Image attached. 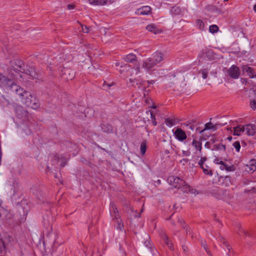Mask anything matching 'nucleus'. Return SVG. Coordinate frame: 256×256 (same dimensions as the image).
Masks as SVG:
<instances>
[{"label":"nucleus","instance_id":"f257e3e1","mask_svg":"<svg viewBox=\"0 0 256 256\" xmlns=\"http://www.w3.org/2000/svg\"><path fill=\"white\" fill-rule=\"evenodd\" d=\"M11 62V70H13L16 72H20L25 73L34 78H37L38 74H36L34 68L32 67H29L28 68L26 67V68L23 62L20 60H17L14 62H14Z\"/></svg>","mask_w":256,"mask_h":256},{"label":"nucleus","instance_id":"f03ea898","mask_svg":"<svg viewBox=\"0 0 256 256\" xmlns=\"http://www.w3.org/2000/svg\"><path fill=\"white\" fill-rule=\"evenodd\" d=\"M168 182L174 188L180 190L184 193H188V185L179 177L170 176L168 178Z\"/></svg>","mask_w":256,"mask_h":256},{"label":"nucleus","instance_id":"7ed1b4c3","mask_svg":"<svg viewBox=\"0 0 256 256\" xmlns=\"http://www.w3.org/2000/svg\"><path fill=\"white\" fill-rule=\"evenodd\" d=\"M10 71L12 70H10ZM13 75L14 74L12 72L8 76L0 74V88H9L10 90L11 84H14V78Z\"/></svg>","mask_w":256,"mask_h":256},{"label":"nucleus","instance_id":"20e7f679","mask_svg":"<svg viewBox=\"0 0 256 256\" xmlns=\"http://www.w3.org/2000/svg\"><path fill=\"white\" fill-rule=\"evenodd\" d=\"M33 98H34V97L32 95L31 93L27 91L26 92H24V94L20 99V101L27 106L36 109L38 107L39 105L36 102H32Z\"/></svg>","mask_w":256,"mask_h":256},{"label":"nucleus","instance_id":"39448f33","mask_svg":"<svg viewBox=\"0 0 256 256\" xmlns=\"http://www.w3.org/2000/svg\"><path fill=\"white\" fill-rule=\"evenodd\" d=\"M13 214L10 210H8L2 207L0 210V222L8 221L12 218Z\"/></svg>","mask_w":256,"mask_h":256},{"label":"nucleus","instance_id":"423d86ee","mask_svg":"<svg viewBox=\"0 0 256 256\" xmlns=\"http://www.w3.org/2000/svg\"><path fill=\"white\" fill-rule=\"evenodd\" d=\"M200 58H204L205 60H211L214 58V54L212 50L206 48H203L199 54Z\"/></svg>","mask_w":256,"mask_h":256},{"label":"nucleus","instance_id":"0eeeda50","mask_svg":"<svg viewBox=\"0 0 256 256\" xmlns=\"http://www.w3.org/2000/svg\"><path fill=\"white\" fill-rule=\"evenodd\" d=\"M227 72L230 77L236 79L238 78L240 76V70L238 67L233 65L227 70Z\"/></svg>","mask_w":256,"mask_h":256},{"label":"nucleus","instance_id":"6e6552de","mask_svg":"<svg viewBox=\"0 0 256 256\" xmlns=\"http://www.w3.org/2000/svg\"><path fill=\"white\" fill-rule=\"evenodd\" d=\"M10 90L14 92L16 94L19 96L20 100L22 96H24V92H27V91L24 90L22 88L16 85L14 83L13 84H11Z\"/></svg>","mask_w":256,"mask_h":256},{"label":"nucleus","instance_id":"1a4fd4ad","mask_svg":"<svg viewBox=\"0 0 256 256\" xmlns=\"http://www.w3.org/2000/svg\"><path fill=\"white\" fill-rule=\"evenodd\" d=\"M174 136L179 141L182 142L185 140L187 136L186 132L180 128H178L174 132Z\"/></svg>","mask_w":256,"mask_h":256},{"label":"nucleus","instance_id":"9d476101","mask_svg":"<svg viewBox=\"0 0 256 256\" xmlns=\"http://www.w3.org/2000/svg\"><path fill=\"white\" fill-rule=\"evenodd\" d=\"M156 62H154V59L152 58H150L144 62L142 66L144 68L148 70H151L156 65Z\"/></svg>","mask_w":256,"mask_h":256},{"label":"nucleus","instance_id":"9b49d317","mask_svg":"<svg viewBox=\"0 0 256 256\" xmlns=\"http://www.w3.org/2000/svg\"><path fill=\"white\" fill-rule=\"evenodd\" d=\"M152 8L150 6H143L136 10V14L138 15H148L151 13Z\"/></svg>","mask_w":256,"mask_h":256},{"label":"nucleus","instance_id":"f8f14e48","mask_svg":"<svg viewBox=\"0 0 256 256\" xmlns=\"http://www.w3.org/2000/svg\"><path fill=\"white\" fill-rule=\"evenodd\" d=\"M242 70L244 72H247L248 76L250 78H256V74H255L254 70L252 68L244 65L242 67Z\"/></svg>","mask_w":256,"mask_h":256},{"label":"nucleus","instance_id":"ddd939ff","mask_svg":"<svg viewBox=\"0 0 256 256\" xmlns=\"http://www.w3.org/2000/svg\"><path fill=\"white\" fill-rule=\"evenodd\" d=\"M244 131L248 135L254 136L256 132V126L253 124H248L244 126Z\"/></svg>","mask_w":256,"mask_h":256},{"label":"nucleus","instance_id":"4468645a","mask_svg":"<svg viewBox=\"0 0 256 256\" xmlns=\"http://www.w3.org/2000/svg\"><path fill=\"white\" fill-rule=\"evenodd\" d=\"M101 128L104 132L107 134L112 133L114 132V128L112 126L108 124H101Z\"/></svg>","mask_w":256,"mask_h":256},{"label":"nucleus","instance_id":"2eb2a0df","mask_svg":"<svg viewBox=\"0 0 256 256\" xmlns=\"http://www.w3.org/2000/svg\"><path fill=\"white\" fill-rule=\"evenodd\" d=\"M110 212L112 216L116 219L118 218V210L115 204L113 203H110Z\"/></svg>","mask_w":256,"mask_h":256},{"label":"nucleus","instance_id":"dca6fc26","mask_svg":"<svg viewBox=\"0 0 256 256\" xmlns=\"http://www.w3.org/2000/svg\"><path fill=\"white\" fill-rule=\"evenodd\" d=\"M164 54L160 52H156L154 55V57L152 58L154 59V62L157 64L162 60L164 58Z\"/></svg>","mask_w":256,"mask_h":256},{"label":"nucleus","instance_id":"f3484780","mask_svg":"<svg viewBox=\"0 0 256 256\" xmlns=\"http://www.w3.org/2000/svg\"><path fill=\"white\" fill-rule=\"evenodd\" d=\"M162 238L164 241L165 244L168 247V248L170 250H173V244L171 242L170 240L169 239L168 236L166 234H164L162 235Z\"/></svg>","mask_w":256,"mask_h":256},{"label":"nucleus","instance_id":"a211bd4d","mask_svg":"<svg viewBox=\"0 0 256 256\" xmlns=\"http://www.w3.org/2000/svg\"><path fill=\"white\" fill-rule=\"evenodd\" d=\"M222 126V124H216L215 125H214L212 123H211L210 122H208L206 123L205 125H204V128L201 130L200 132V133H202L203 132L204 130H210V129H212V128H214V130H216V126Z\"/></svg>","mask_w":256,"mask_h":256},{"label":"nucleus","instance_id":"6ab92c4d","mask_svg":"<svg viewBox=\"0 0 256 256\" xmlns=\"http://www.w3.org/2000/svg\"><path fill=\"white\" fill-rule=\"evenodd\" d=\"M108 0H88V2L90 4L102 6L107 3Z\"/></svg>","mask_w":256,"mask_h":256},{"label":"nucleus","instance_id":"aec40b11","mask_svg":"<svg viewBox=\"0 0 256 256\" xmlns=\"http://www.w3.org/2000/svg\"><path fill=\"white\" fill-rule=\"evenodd\" d=\"M244 132V126H238L234 128V135L240 136L241 132Z\"/></svg>","mask_w":256,"mask_h":256},{"label":"nucleus","instance_id":"412c9836","mask_svg":"<svg viewBox=\"0 0 256 256\" xmlns=\"http://www.w3.org/2000/svg\"><path fill=\"white\" fill-rule=\"evenodd\" d=\"M136 56L132 54H128L124 58L126 62H135L136 60Z\"/></svg>","mask_w":256,"mask_h":256},{"label":"nucleus","instance_id":"4be33fe9","mask_svg":"<svg viewBox=\"0 0 256 256\" xmlns=\"http://www.w3.org/2000/svg\"><path fill=\"white\" fill-rule=\"evenodd\" d=\"M146 28L148 30L153 32L154 34H159L160 32V31L158 30L154 24H149L146 27Z\"/></svg>","mask_w":256,"mask_h":256},{"label":"nucleus","instance_id":"5701e85b","mask_svg":"<svg viewBox=\"0 0 256 256\" xmlns=\"http://www.w3.org/2000/svg\"><path fill=\"white\" fill-rule=\"evenodd\" d=\"M192 145L195 148L196 150L200 152L202 150V143L194 139L192 142Z\"/></svg>","mask_w":256,"mask_h":256},{"label":"nucleus","instance_id":"b1692460","mask_svg":"<svg viewBox=\"0 0 256 256\" xmlns=\"http://www.w3.org/2000/svg\"><path fill=\"white\" fill-rule=\"evenodd\" d=\"M212 150H220L224 152L226 150V146L220 144H216L214 145Z\"/></svg>","mask_w":256,"mask_h":256},{"label":"nucleus","instance_id":"393cba45","mask_svg":"<svg viewBox=\"0 0 256 256\" xmlns=\"http://www.w3.org/2000/svg\"><path fill=\"white\" fill-rule=\"evenodd\" d=\"M196 26L198 28L203 30L204 29V22L200 19H198L196 20Z\"/></svg>","mask_w":256,"mask_h":256},{"label":"nucleus","instance_id":"a878e982","mask_svg":"<svg viewBox=\"0 0 256 256\" xmlns=\"http://www.w3.org/2000/svg\"><path fill=\"white\" fill-rule=\"evenodd\" d=\"M146 141L142 142L140 144V152L142 155H144L146 150Z\"/></svg>","mask_w":256,"mask_h":256},{"label":"nucleus","instance_id":"bb28decb","mask_svg":"<svg viewBox=\"0 0 256 256\" xmlns=\"http://www.w3.org/2000/svg\"><path fill=\"white\" fill-rule=\"evenodd\" d=\"M201 168L202 169L203 172L205 174L210 176L212 174V170L209 168L208 166H202Z\"/></svg>","mask_w":256,"mask_h":256},{"label":"nucleus","instance_id":"cd10ccee","mask_svg":"<svg viewBox=\"0 0 256 256\" xmlns=\"http://www.w3.org/2000/svg\"><path fill=\"white\" fill-rule=\"evenodd\" d=\"M201 246L204 248L207 254L209 255V256H212V254L208 248V245L205 241L202 240L201 241Z\"/></svg>","mask_w":256,"mask_h":256},{"label":"nucleus","instance_id":"c85d7f7f","mask_svg":"<svg viewBox=\"0 0 256 256\" xmlns=\"http://www.w3.org/2000/svg\"><path fill=\"white\" fill-rule=\"evenodd\" d=\"M219 28L216 24H212L209 28V31L211 33H216L218 31Z\"/></svg>","mask_w":256,"mask_h":256},{"label":"nucleus","instance_id":"c756f323","mask_svg":"<svg viewBox=\"0 0 256 256\" xmlns=\"http://www.w3.org/2000/svg\"><path fill=\"white\" fill-rule=\"evenodd\" d=\"M222 192V190L217 187L214 188L212 190V193L216 196L218 198H221L220 196H217L218 194H220Z\"/></svg>","mask_w":256,"mask_h":256},{"label":"nucleus","instance_id":"7c9ffc66","mask_svg":"<svg viewBox=\"0 0 256 256\" xmlns=\"http://www.w3.org/2000/svg\"><path fill=\"white\" fill-rule=\"evenodd\" d=\"M165 122L167 125L172 126L175 124V120L167 118L165 120Z\"/></svg>","mask_w":256,"mask_h":256},{"label":"nucleus","instance_id":"2f4dec72","mask_svg":"<svg viewBox=\"0 0 256 256\" xmlns=\"http://www.w3.org/2000/svg\"><path fill=\"white\" fill-rule=\"evenodd\" d=\"M6 252V248L4 242L0 240V254H4Z\"/></svg>","mask_w":256,"mask_h":256},{"label":"nucleus","instance_id":"473e14b6","mask_svg":"<svg viewBox=\"0 0 256 256\" xmlns=\"http://www.w3.org/2000/svg\"><path fill=\"white\" fill-rule=\"evenodd\" d=\"M233 146L235 148L236 151L239 152L240 148V145L238 141H236L232 144Z\"/></svg>","mask_w":256,"mask_h":256},{"label":"nucleus","instance_id":"72a5a7b5","mask_svg":"<svg viewBox=\"0 0 256 256\" xmlns=\"http://www.w3.org/2000/svg\"><path fill=\"white\" fill-rule=\"evenodd\" d=\"M232 167V166H228L226 164H225L223 167H222V166H220V169H226L227 171L230 172L233 170Z\"/></svg>","mask_w":256,"mask_h":256},{"label":"nucleus","instance_id":"f704fd0d","mask_svg":"<svg viewBox=\"0 0 256 256\" xmlns=\"http://www.w3.org/2000/svg\"><path fill=\"white\" fill-rule=\"evenodd\" d=\"M149 112H150L151 118L152 119V123L154 126H156L157 124V122H156V118L154 115L153 114V112L150 110Z\"/></svg>","mask_w":256,"mask_h":256},{"label":"nucleus","instance_id":"c9c22d12","mask_svg":"<svg viewBox=\"0 0 256 256\" xmlns=\"http://www.w3.org/2000/svg\"><path fill=\"white\" fill-rule=\"evenodd\" d=\"M220 240L222 241L223 244L228 248V250H230V246L228 244L227 241L225 240L222 236L220 238Z\"/></svg>","mask_w":256,"mask_h":256},{"label":"nucleus","instance_id":"e433bc0d","mask_svg":"<svg viewBox=\"0 0 256 256\" xmlns=\"http://www.w3.org/2000/svg\"><path fill=\"white\" fill-rule=\"evenodd\" d=\"M208 70L207 69H204L202 70V78L206 79L208 74Z\"/></svg>","mask_w":256,"mask_h":256},{"label":"nucleus","instance_id":"4c0bfd02","mask_svg":"<svg viewBox=\"0 0 256 256\" xmlns=\"http://www.w3.org/2000/svg\"><path fill=\"white\" fill-rule=\"evenodd\" d=\"M184 125L188 126V128L190 129L191 130H194V129L195 128L194 125V124H192V123L184 124Z\"/></svg>","mask_w":256,"mask_h":256},{"label":"nucleus","instance_id":"58836bf2","mask_svg":"<svg viewBox=\"0 0 256 256\" xmlns=\"http://www.w3.org/2000/svg\"><path fill=\"white\" fill-rule=\"evenodd\" d=\"M214 162L216 164H220L222 166V167L224 166V164H226L222 160H220L218 158H216L214 160Z\"/></svg>","mask_w":256,"mask_h":256},{"label":"nucleus","instance_id":"ea45409f","mask_svg":"<svg viewBox=\"0 0 256 256\" xmlns=\"http://www.w3.org/2000/svg\"><path fill=\"white\" fill-rule=\"evenodd\" d=\"M206 160V158H202L198 162V164L200 166V168L202 167V166H204V164Z\"/></svg>","mask_w":256,"mask_h":256},{"label":"nucleus","instance_id":"a19ab883","mask_svg":"<svg viewBox=\"0 0 256 256\" xmlns=\"http://www.w3.org/2000/svg\"><path fill=\"white\" fill-rule=\"evenodd\" d=\"M250 106L253 110L256 108V100H253L250 102Z\"/></svg>","mask_w":256,"mask_h":256},{"label":"nucleus","instance_id":"79ce46f5","mask_svg":"<svg viewBox=\"0 0 256 256\" xmlns=\"http://www.w3.org/2000/svg\"><path fill=\"white\" fill-rule=\"evenodd\" d=\"M82 31L84 32L88 33L90 32V27L84 26V28L82 25Z\"/></svg>","mask_w":256,"mask_h":256},{"label":"nucleus","instance_id":"37998d69","mask_svg":"<svg viewBox=\"0 0 256 256\" xmlns=\"http://www.w3.org/2000/svg\"><path fill=\"white\" fill-rule=\"evenodd\" d=\"M188 162V158H182L180 161V163L182 165L184 166Z\"/></svg>","mask_w":256,"mask_h":256},{"label":"nucleus","instance_id":"c03bdc74","mask_svg":"<svg viewBox=\"0 0 256 256\" xmlns=\"http://www.w3.org/2000/svg\"><path fill=\"white\" fill-rule=\"evenodd\" d=\"M183 156H189L190 154V152L189 150H182V152Z\"/></svg>","mask_w":256,"mask_h":256},{"label":"nucleus","instance_id":"a18cd8bd","mask_svg":"<svg viewBox=\"0 0 256 256\" xmlns=\"http://www.w3.org/2000/svg\"><path fill=\"white\" fill-rule=\"evenodd\" d=\"M218 140H216V138L214 136H212V138L210 140V143L214 144Z\"/></svg>","mask_w":256,"mask_h":256},{"label":"nucleus","instance_id":"49530a36","mask_svg":"<svg viewBox=\"0 0 256 256\" xmlns=\"http://www.w3.org/2000/svg\"><path fill=\"white\" fill-rule=\"evenodd\" d=\"M117 223L118 224V228L120 230H122L124 226L123 224H121V220H117Z\"/></svg>","mask_w":256,"mask_h":256},{"label":"nucleus","instance_id":"de8ad7c7","mask_svg":"<svg viewBox=\"0 0 256 256\" xmlns=\"http://www.w3.org/2000/svg\"><path fill=\"white\" fill-rule=\"evenodd\" d=\"M196 190L193 188H190V186H188V192L192 193V194H194Z\"/></svg>","mask_w":256,"mask_h":256},{"label":"nucleus","instance_id":"09e8293b","mask_svg":"<svg viewBox=\"0 0 256 256\" xmlns=\"http://www.w3.org/2000/svg\"><path fill=\"white\" fill-rule=\"evenodd\" d=\"M67 8L69 10H72L74 8V6L73 4H68Z\"/></svg>","mask_w":256,"mask_h":256},{"label":"nucleus","instance_id":"8fccbe9b","mask_svg":"<svg viewBox=\"0 0 256 256\" xmlns=\"http://www.w3.org/2000/svg\"><path fill=\"white\" fill-rule=\"evenodd\" d=\"M66 164V162H65V160L64 159L61 162L60 166L62 167H64Z\"/></svg>","mask_w":256,"mask_h":256},{"label":"nucleus","instance_id":"3c124183","mask_svg":"<svg viewBox=\"0 0 256 256\" xmlns=\"http://www.w3.org/2000/svg\"><path fill=\"white\" fill-rule=\"evenodd\" d=\"M32 192L34 194H35L37 196H38V193H40V192H38V190H36V189H32Z\"/></svg>","mask_w":256,"mask_h":256},{"label":"nucleus","instance_id":"603ef678","mask_svg":"<svg viewBox=\"0 0 256 256\" xmlns=\"http://www.w3.org/2000/svg\"><path fill=\"white\" fill-rule=\"evenodd\" d=\"M224 180L227 182H230V176H226L224 177Z\"/></svg>","mask_w":256,"mask_h":256},{"label":"nucleus","instance_id":"864d4df0","mask_svg":"<svg viewBox=\"0 0 256 256\" xmlns=\"http://www.w3.org/2000/svg\"><path fill=\"white\" fill-rule=\"evenodd\" d=\"M60 160V158L58 156H54V161L56 162H58V160Z\"/></svg>","mask_w":256,"mask_h":256},{"label":"nucleus","instance_id":"5fc2aeb1","mask_svg":"<svg viewBox=\"0 0 256 256\" xmlns=\"http://www.w3.org/2000/svg\"><path fill=\"white\" fill-rule=\"evenodd\" d=\"M182 248L183 251H184V252H186V251H187V250H188V248H187L186 246H182Z\"/></svg>","mask_w":256,"mask_h":256},{"label":"nucleus","instance_id":"6e6d98bb","mask_svg":"<svg viewBox=\"0 0 256 256\" xmlns=\"http://www.w3.org/2000/svg\"><path fill=\"white\" fill-rule=\"evenodd\" d=\"M256 169V166L252 165V168H250V170H252L253 172Z\"/></svg>","mask_w":256,"mask_h":256},{"label":"nucleus","instance_id":"4d7b16f0","mask_svg":"<svg viewBox=\"0 0 256 256\" xmlns=\"http://www.w3.org/2000/svg\"><path fill=\"white\" fill-rule=\"evenodd\" d=\"M210 142H207L206 143V144H205V146H206L208 148H210Z\"/></svg>","mask_w":256,"mask_h":256},{"label":"nucleus","instance_id":"13d9d810","mask_svg":"<svg viewBox=\"0 0 256 256\" xmlns=\"http://www.w3.org/2000/svg\"><path fill=\"white\" fill-rule=\"evenodd\" d=\"M113 84H114L113 83H112L111 84H106V86H108V88H110Z\"/></svg>","mask_w":256,"mask_h":256},{"label":"nucleus","instance_id":"bf43d9fd","mask_svg":"<svg viewBox=\"0 0 256 256\" xmlns=\"http://www.w3.org/2000/svg\"><path fill=\"white\" fill-rule=\"evenodd\" d=\"M136 71H137L136 73H138V72H140V68L138 67V68H136Z\"/></svg>","mask_w":256,"mask_h":256},{"label":"nucleus","instance_id":"052dcab7","mask_svg":"<svg viewBox=\"0 0 256 256\" xmlns=\"http://www.w3.org/2000/svg\"><path fill=\"white\" fill-rule=\"evenodd\" d=\"M254 10L255 12H256V4L254 6Z\"/></svg>","mask_w":256,"mask_h":256},{"label":"nucleus","instance_id":"680f3d73","mask_svg":"<svg viewBox=\"0 0 256 256\" xmlns=\"http://www.w3.org/2000/svg\"><path fill=\"white\" fill-rule=\"evenodd\" d=\"M228 140L230 141L232 140V136H228Z\"/></svg>","mask_w":256,"mask_h":256},{"label":"nucleus","instance_id":"e2e57ef3","mask_svg":"<svg viewBox=\"0 0 256 256\" xmlns=\"http://www.w3.org/2000/svg\"><path fill=\"white\" fill-rule=\"evenodd\" d=\"M22 108V107H18V108H17V109H16V111H17L18 110H20Z\"/></svg>","mask_w":256,"mask_h":256},{"label":"nucleus","instance_id":"0e129e2a","mask_svg":"<svg viewBox=\"0 0 256 256\" xmlns=\"http://www.w3.org/2000/svg\"><path fill=\"white\" fill-rule=\"evenodd\" d=\"M165 153H166V154H169V151H168V150H166L165 151Z\"/></svg>","mask_w":256,"mask_h":256},{"label":"nucleus","instance_id":"69168bd1","mask_svg":"<svg viewBox=\"0 0 256 256\" xmlns=\"http://www.w3.org/2000/svg\"><path fill=\"white\" fill-rule=\"evenodd\" d=\"M246 234H248V232H246L244 230H242Z\"/></svg>","mask_w":256,"mask_h":256},{"label":"nucleus","instance_id":"338daca9","mask_svg":"<svg viewBox=\"0 0 256 256\" xmlns=\"http://www.w3.org/2000/svg\"><path fill=\"white\" fill-rule=\"evenodd\" d=\"M178 222H182V220H180V219H178Z\"/></svg>","mask_w":256,"mask_h":256},{"label":"nucleus","instance_id":"774afa93","mask_svg":"<svg viewBox=\"0 0 256 256\" xmlns=\"http://www.w3.org/2000/svg\"><path fill=\"white\" fill-rule=\"evenodd\" d=\"M224 0V2H228V0Z\"/></svg>","mask_w":256,"mask_h":256}]
</instances>
